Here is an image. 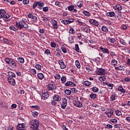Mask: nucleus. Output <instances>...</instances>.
<instances>
[{
    "label": "nucleus",
    "mask_w": 130,
    "mask_h": 130,
    "mask_svg": "<svg viewBox=\"0 0 130 130\" xmlns=\"http://www.w3.org/2000/svg\"><path fill=\"white\" fill-rule=\"evenodd\" d=\"M118 91H119V92L122 93L123 94H124V93H125V89H123L122 86H119L118 87Z\"/></svg>",
    "instance_id": "obj_18"
},
{
    "label": "nucleus",
    "mask_w": 130,
    "mask_h": 130,
    "mask_svg": "<svg viewBox=\"0 0 130 130\" xmlns=\"http://www.w3.org/2000/svg\"><path fill=\"white\" fill-rule=\"evenodd\" d=\"M31 107V108H34V109H37V110H40V107L37 105L32 106Z\"/></svg>",
    "instance_id": "obj_49"
},
{
    "label": "nucleus",
    "mask_w": 130,
    "mask_h": 130,
    "mask_svg": "<svg viewBox=\"0 0 130 130\" xmlns=\"http://www.w3.org/2000/svg\"><path fill=\"white\" fill-rule=\"evenodd\" d=\"M11 17V15L7 14V13H5L3 18H5V19H9Z\"/></svg>",
    "instance_id": "obj_50"
},
{
    "label": "nucleus",
    "mask_w": 130,
    "mask_h": 130,
    "mask_svg": "<svg viewBox=\"0 0 130 130\" xmlns=\"http://www.w3.org/2000/svg\"><path fill=\"white\" fill-rule=\"evenodd\" d=\"M53 100H54V101H60V100H61V99H60V97H59V96L57 95H55L53 97Z\"/></svg>",
    "instance_id": "obj_21"
},
{
    "label": "nucleus",
    "mask_w": 130,
    "mask_h": 130,
    "mask_svg": "<svg viewBox=\"0 0 130 130\" xmlns=\"http://www.w3.org/2000/svg\"><path fill=\"white\" fill-rule=\"evenodd\" d=\"M106 114L108 116L109 118H110L113 115V110L109 109L108 111L106 112Z\"/></svg>",
    "instance_id": "obj_12"
},
{
    "label": "nucleus",
    "mask_w": 130,
    "mask_h": 130,
    "mask_svg": "<svg viewBox=\"0 0 130 130\" xmlns=\"http://www.w3.org/2000/svg\"><path fill=\"white\" fill-rule=\"evenodd\" d=\"M83 31L85 33H90V29L88 27H86L83 28Z\"/></svg>",
    "instance_id": "obj_39"
},
{
    "label": "nucleus",
    "mask_w": 130,
    "mask_h": 130,
    "mask_svg": "<svg viewBox=\"0 0 130 130\" xmlns=\"http://www.w3.org/2000/svg\"><path fill=\"white\" fill-rule=\"evenodd\" d=\"M37 22H38V19L37 18V17L35 16L32 19V23H34V24H36Z\"/></svg>",
    "instance_id": "obj_43"
},
{
    "label": "nucleus",
    "mask_w": 130,
    "mask_h": 130,
    "mask_svg": "<svg viewBox=\"0 0 130 130\" xmlns=\"http://www.w3.org/2000/svg\"><path fill=\"white\" fill-rule=\"evenodd\" d=\"M49 96V94H48V92H47V91L45 90L42 91V99H43V100H46Z\"/></svg>",
    "instance_id": "obj_4"
},
{
    "label": "nucleus",
    "mask_w": 130,
    "mask_h": 130,
    "mask_svg": "<svg viewBox=\"0 0 130 130\" xmlns=\"http://www.w3.org/2000/svg\"><path fill=\"white\" fill-rule=\"evenodd\" d=\"M100 49L101 50L103 53H107V54H109V53H110L109 50L106 48H103L102 46H101L100 47Z\"/></svg>",
    "instance_id": "obj_11"
},
{
    "label": "nucleus",
    "mask_w": 130,
    "mask_h": 130,
    "mask_svg": "<svg viewBox=\"0 0 130 130\" xmlns=\"http://www.w3.org/2000/svg\"><path fill=\"white\" fill-rule=\"evenodd\" d=\"M52 25L54 29H58V24H57V21L55 20H53L52 22Z\"/></svg>",
    "instance_id": "obj_15"
},
{
    "label": "nucleus",
    "mask_w": 130,
    "mask_h": 130,
    "mask_svg": "<svg viewBox=\"0 0 130 130\" xmlns=\"http://www.w3.org/2000/svg\"><path fill=\"white\" fill-rule=\"evenodd\" d=\"M83 84L86 86H91L92 85V83L89 82V81H83Z\"/></svg>",
    "instance_id": "obj_23"
},
{
    "label": "nucleus",
    "mask_w": 130,
    "mask_h": 130,
    "mask_svg": "<svg viewBox=\"0 0 130 130\" xmlns=\"http://www.w3.org/2000/svg\"><path fill=\"white\" fill-rule=\"evenodd\" d=\"M61 82L64 83H66V81H67V77L64 76H62L61 77Z\"/></svg>",
    "instance_id": "obj_44"
},
{
    "label": "nucleus",
    "mask_w": 130,
    "mask_h": 130,
    "mask_svg": "<svg viewBox=\"0 0 130 130\" xmlns=\"http://www.w3.org/2000/svg\"><path fill=\"white\" fill-rule=\"evenodd\" d=\"M109 41H110V42H111V43H114V42L115 41V39L113 38H109Z\"/></svg>",
    "instance_id": "obj_54"
},
{
    "label": "nucleus",
    "mask_w": 130,
    "mask_h": 130,
    "mask_svg": "<svg viewBox=\"0 0 130 130\" xmlns=\"http://www.w3.org/2000/svg\"><path fill=\"white\" fill-rule=\"evenodd\" d=\"M8 81L9 82V84L12 86H15V85H16V81H15V79L12 77H8Z\"/></svg>",
    "instance_id": "obj_8"
},
{
    "label": "nucleus",
    "mask_w": 130,
    "mask_h": 130,
    "mask_svg": "<svg viewBox=\"0 0 130 130\" xmlns=\"http://www.w3.org/2000/svg\"><path fill=\"white\" fill-rule=\"evenodd\" d=\"M15 24L19 30H22L23 28L25 29H28V28H29V25L27 24V19L25 18H22L20 21H16Z\"/></svg>",
    "instance_id": "obj_1"
},
{
    "label": "nucleus",
    "mask_w": 130,
    "mask_h": 130,
    "mask_svg": "<svg viewBox=\"0 0 130 130\" xmlns=\"http://www.w3.org/2000/svg\"><path fill=\"white\" fill-rule=\"evenodd\" d=\"M112 64L113 66H116V64H117V60H115V59H113L112 60Z\"/></svg>",
    "instance_id": "obj_52"
},
{
    "label": "nucleus",
    "mask_w": 130,
    "mask_h": 130,
    "mask_svg": "<svg viewBox=\"0 0 130 130\" xmlns=\"http://www.w3.org/2000/svg\"><path fill=\"white\" fill-rule=\"evenodd\" d=\"M28 72H29V73H30L32 75H36V73H37L36 70L34 69L30 68L29 69H28Z\"/></svg>",
    "instance_id": "obj_29"
},
{
    "label": "nucleus",
    "mask_w": 130,
    "mask_h": 130,
    "mask_svg": "<svg viewBox=\"0 0 130 130\" xmlns=\"http://www.w3.org/2000/svg\"><path fill=\"white\" fill-rule=\"evenodd\" d=\"M29 0H23V5H29Z\"/></svg>",
    "instance_id": "obj_59"
},
{
    "label": "nucleus",
    "mask_w": 130,
    "mask_h": 130,
    "mask_svg": "<svg viewBox=\"0 0 130 130\" xmlns=\"http://www.w3.org/2000/svg\"><path fill=\"white\" fill-rule=\"evenodd\" d=\"M31 127L32 130H39V121L37 120H31L30 122Z\"/></svg>",
    "instance_id": "obj_2"
},
{
    "label": "nucleus",
    "mask_w": 130,
    "mask_h": 130,
    "mask_svg": "<svg viewBox=\"0 0 130 130\" xmlns=\"http://www.w3.org/2000/svg\"><path fill=\"white\" fill-rule=\"evenodd\" d=\"M61 23L64 24V25H68V19L67 20H62Z\"/></svg>",
    "instance_id": "obj_57"
},
{
    "label": "nucleus",
    "mask_w": 130,
    "mask_h": 130,
    "mask_svg": "<svg viewBox=\"0 0 130 130\" xmlns=\"http://www.w3.org/2000/svg\"><path fill=\"white\" fill-rule=\"evenodd\" d=\"M76 6H77L78 8H83V7H84V4L82 2H78L77 3Z\"/></svg>",
    "instance_id": "obj_32"
},
{
    "label": "nucleus",
    "mask_w": 130,
    "mask_h": 130,
    "mask_svg": "<svg viewBox=\"0 0 130 130\" xmlns=\"http://www.w3.org/2000/svg\"><path fill=\"white\" fill-rule=\"evenodd\" d=\"M76 7V5H70L67 7L68 11L70 12H72L73 10L75 9V8Z\"/></svg>",
    "instance_id": "obj_19"
},
{
    "label": "nucleus",
    "mask_w": 130,
    "mask_h": 130,
    "mask_svg": "<svg viewBox=\"0 0 130 130\" xmlns=\"http://www.w3.org/2000/svg\"><path fill=\"white\" fill-rule=\"evenodd\" d=\"M89 97H90L91 99L94 100V99H96V97H97V95H96V94L95 93H91L89 95Z\"/></svg>",
    "instance_id": "obj_34"
},
{
    "label": "nucleus",
    "mask_w": 130,
    "mask_h": 130,
    "mask_svg": "<svg viewBox=\"0 0 130 130\" xmlns=\"http://www.w3.org/2000/svg\"><path fill=\"white\" fill-rule=\"evenodd\" d=\"M74 84L73 82L72 81H68L66 83H65V86H67V87H69V86H72Z\"/></svg>",
    "instance_id": "obj_41"
},
{
    "label": "nucleus",
    "mask_w": 130,
    "mask_h": 130,
    "mask_svg": "<svg viewBox=\"0 0 130 130\" xmlns=\"http://www.w3.org/2000/svg\"><path fill=\"white\" fill-rule=\"evenodd\" d=\"M27 17L29 18V19H32L33 20L35 16H34L32 13H28Z\"/></svg>",
    "instance_id": "obj_40"
},
{
    "label": "nucleus",
    "mask_w": 130,
    "mask_h": 130,
    "mask_svg": "<svg viewBox=\"0 0 130 130\" xmlns=\"http://www.w3.org/2000/svg\"><path fill=\"white\" fill-rule=\"evenodd\" d=\"M17 60L20 63H24V62H25V59H24L22 57L18 58Z\"/></svg>",
    "instance_id": "obj_33"
},
{
    "label": "nucleus",
    "mask_w": 130,
    "mask_h": 130,
    "mask_svg": "<svg viewBox=\"0 0 130 130\" xmlns=\"http://www.w3.org/2000/svg\"><path fill=\"white\" fill-rule=\"evenodd\" d=\"M89 23L92 25H94V26H99V22L97 21L96 20L94 19H90Z\"/></svg>",
    "instance_id": "obj_13"
},
{
    "label": "nucleus",
    "mask_w": 130,
    "mask_h": 130,
    "mask_svg": "<svg viewBox=\"0 0 130 130\" xmlns=\"http://www.w3.org/2000/svg\"><path fill=\"white\" fill-rule=\"evenodd\" d=\"M74 22H75V20L74 19H71V20L67 19V24H68V25H69V24H71L72 23H74Z\"/></svg>",
    "instance_id": "obj_56"
},
{
    "label": "nucleus",
    "mask_w": 130,
    "mask_h": 130,
    "mask_svg": "<svg viewBox=\"0 0 130 130\" xmlns=\"http://www.w3.org/2000/svg\"><path fill=\"white\" fill-rule=\"evenodd\" d=\"M58 63L60 66H64V63L62 60H59L58 61Z\"/></svg>",
    "instance_id": "obj_60"
},
{
    "label": "nucleus",
    "mask_w": 130,
    "mask_h": 130,
    "mask_svg": "<svg viewBox=\"0 0 130 130\" xmlns=\"http://www.w3.org/2000/svg\"><path fill=\"white\" fill-rule=\"evenodd\" d=\"M6 13V11L4 10H0V19L2 18H4V16L5 15V13Z\"/></svg>",
    "instance_id": "obj_27"
},
{
    "label": "nucleus",
    "mask_w": 130,
    "mask_h": 130,
    "mask_svg": "<svg viewBox=\"0 0 130 130\" xmlns=\"http://www.w3.org/2000/svg\"><path fill=\"white\" fill-rule=\"evenodd\" d=\"M54 78H55V80H59V79H60V75L56 74L54 76Z\"/></svg>",
    "instance_id": "obj_55"
},
{
    "label": "nucleus",
    "mask_w": 130,
    "mask_h": 130,
    "mask_svg": "<svg viewBox=\"0 0 130 130\" xmlns=\"http://www.w3.org/2000/svg\"><path fill=\"white\" fill-rule=\"evenodd\" d=\"M99 80L100 81V82H104V81L106 80V77H105V76L100 77L99 78Z\"/></svg>",
    "instance_id": "obj_38"
},
{
    "label": "nucleus",
    "mask_w": 130,
    "mask_h": 130,
    "mask_svg": "<svg viewBox=\"0 0 130 130\" xmlns=\"http://www.w3.org/2000/svg\"><path fill=\"white\" fill-rule=\"evenodd\" d=\"M60 48L63 53H67V49L66 48L61 47Z\"/></svg>",
    "instance_id": "obj_61"
},
{
    "label": "nucleus",
    "mask_w": 130,
    "mask_h": 130,
    "mask_svg": "<svg viewBox=\"0 0 130 130\" xmlns=\"http://www.w3.org/2000/svg\"><path fill=\"white\" fill-rule=\"evenodd\" d=\"M64 93H66L67 95H71V94H72V91L69 89H66Z\"/></svg>",
    "instance_id": "obj_47"
},
{
    "label": "nucleus",
    "mask_w": 130,
    "mask_h": 130,
    "mask_svg": "<svg viewBox=\"0 0 130 130\" xmlns=\"http://www.w3.org/2000/svg\"><path fill=\"white\" fill-rule=\"evenodd\" d=\"M106 16L110 17V18H114L115 17V13L114 12H109L106 13Z\"/></svg>",
    "instance_id": "obj_14"
},
{
    "label": "nucleus",
    "mask_w": 130,
    "mask_h": 130,
    "mask_svg": "<svg viewBox=\"0 0 130 130\" xmlns=\"http://www.w3.org/2000/svg\"><path fill=\"white\" fill-rule=\"evenodd\" d=\"M3 41L8 45H11V44H12V41L8 39H4Z\"/></svg>",
    "instance_id": "obj_20"
},
{
    "label": "nucleus",
    "mask_w": 130,
    "mask_h": 130,
    "mask_svg": "<svg viewBox=\"0 0 130 130\" xmlns=\"http://www.w3.org/2000/svg\"><path fill=\"white\" fill-rule=\"evenodd\" d=\"M110 121L113 123H116L117 122V119H112L110 120Z\"/></svg>",
    "instance_id": "obj_62"
},
{
    "label": "nucleus",
    "mask_w": 130,
    "mask_h": 130,
    "mask_svg": "<svg viewBox=\"0 0 130 130\" xmlns=\"http://www.w3.org/2000/svg\"><path fill=\"white\" fill-rule=\"evenodd\" d=\"M126 63L128 66H130V59L128 58L126 59Z\"/></svg>",
    "instance_id": "obj_64"
},
{
    "label": "nucleus",
    "mask_w": 130,
    "mask_h": 130,
    "mask_svg": "<svg viewBox=\"0 0 130 130\" xmlns=\"http://www.w3.org/2000/svg\"><path fill=\"white\" fill-rule=\"evenodd\" d=\"M73 104L75 106H76V107H78V108H82V107H83V104L78 101H74Z\"/></svg>",
    "instance_id": "obj_9"
},
{
    "label": "nucleus",
    "mask_w": 130,
    "mask_h": 130,
    "mask_svg": "<svg viewBox=\"0 0 130 130\" xmlns=\"http://www.w3.org/2000/svg\"><path fill=\"white\" fill-rule=\"evenodd\" d=\"M47 89L48 91H53L56 89V85L54 83H51L48 85Z\"/></svg>",
    "instance_id": "obj_6"
},
{
    "label": "nucleus",
    "mask_w": 130,
    "mask_h": 130,
    "mask_svg": "<svg viewBox=\"0 0 130 130\" xmlns=\"http://www.w3.org/2000/svg\"><path fill=\"white\" fill-rule=\"evenodd\" d=\"M105 128L110 129L112 128V127H113V126H112V125L108 124L105 126Z\"/></svg>",
    "instance_id": "obj_46"
},
{
    "label": "nucleus",
    "mask_w": 130,
    "mask_h": 130,
    "mask_svg": "<svg viewBox=\"0 0 130 130\" xmlns=\"http://www.w3.org/2000/svg\"><path fill=\"white\" fill-rule=\"evenodd\" d=\"M8 75L9 76V77H11V78H15V77H16L15 73L12 72H9L8 73Z\"/></svg>",
    "instance_id": "obj_37"
},
{
    "label": "nucleus",
    "mask_w": 130,
    "mask_h": 130,
    "mask_svg": "<svg viewBox=\"0 0 130 130\" xmlns=\"http://www.w3.org/2000/svg\"><path fill=\"white\" fill-rule=\"evenodd\" d=\"M69 43L72 44L74 43V38L73 37H69L68 38Z\"/></svg>",
    "instance_id": "obj_36"
},
{
    "label": "nucleus",
    "mask_w": 130,
    "mask_h": 130,
    "mask_svg": "<svg viewBox=\"0 0 130 130\" xmlns=\"http://www.w3.org/2000/svg\"><path fill=\"white\" fill-rule=\"evenodd\" d=\"M83 15H84V16H86V17H90V16H91V13H90V12L87 11H83Z\"/></svg>",
    "instance_id": "obj_30"
},
{
    "label": "nucleus",
    "mask_w": 130,
    "mask_h": 130,
    "mask_svg": "<svg viewBox=\"0 0 130 130\" xmlns=\"http://www.w3.org/2000/svg\"><path fill=\"white\" fill-rule=\"evenodd\" d=\"M69 33L70 34H75V29H74V28L73 27H71L70 30H69Z\"/></svg>",
    "instance_id": "obj_42"
},
{
    "label": "nucleus",
    "mask_w": 130,
    "mask_h": 130,
    "mask_svg": "<svg viewBox=\"0 0 130 130\" xmlns=\"http://www.w3.org/2000/svg\"><path fill=\"white\" fill-rule=\"evenodd\" d=\"M103 32H106V33H107L108 32V27H107L105 25H103L101 28Z\"/></svg>",
    "instance_id": "obj_22"
},
{
    "label": "nucleus",
    "mask_w": 130,
    "mask_h": 130,
    "mask_svg": "<svg viewBox=\"0 0 130 130\" xmlns=\"http://www.w3.org/2000/svg\"><path fill=\"white\" fill-rule=\"evenodd\" d=\"M25 128H26V123H19L17 126L18 130H24Z\"/></svg>",
    "instance_id": "obj_7"
},
{
    "label": "nucleus",
    "mask_w": 130,
    "mask_h": 130,
    "mask_svg": "<svg viewBox=\"0 0 130 130\" xmlns=\"http://www.w3.org/2000/svg\"><path fill=\"white\" fill-rule=\"evenodd\" d=\"M38 78L39 80H43L44 79V75L42 73L38 74Z\"/></svg>",
    "instance_id": "obj_31"
},
{
    "label": "nucleus",
    "mask_w": 130,
    "mask_h": 130,
    "mask_svg": "<svg viewBox=\"0 0 130 130\" xmlns=\"http://www.w3.org/2000/svg\"><path fill=\"white\" fill-rule=\"evenodd\" d=\"M32 115L34 116V117H36L37 115H38V112L35 111V112H32Z\"/></svg>",
    "instance_id": "obj_58"
},
{
    "label": "nucleus",
    "mask_w": 130,
    "mask_h": 130,
    "mask_svg": "<svg viewBox=\"0 0 130 130\" xmlns=\"http://www.w3.org/2000/svg\"><path fill=\"white\" fill-rule=\"evenodd\" d=\"M68 104V101L67 99L63 98L62 99V104H61V107L62 109H66V107H67V105Z\"/></svg>",
    "instance_id": "obj_10"
},
{
    "label": "nucleus",
    "mask_w": 130,
    "mask_h": 130,
    "mask_svg": "<svg viewBox=\"0 0 130 130\" xmlns=\"http://www.w3.org/2000/svg\"><path fill=\"white\" fill-rule=\"evenodd\" d=\"M119 42L122 45H126V42H125V41L122 38L119 39Z\"/></svg>",
    "instance_id": "obj_26"
},
{
    "label": "nucleus",
    "mask_w": 130,
    "mask_h": 130,
    "mask_svg": "<svg viewBox=\"0 0 130 130\" xmlns=\"http://www.w3.org/2000/svg\"><path fill=\"white\" fill-rule=\"evenodd\" d=\"M105 84L106 86H108L109 89H110V90H112V89H113V84L109 83L108 82H106Z\"/></svg>",
    "instance_id": "obj_25"
},
{
    "label": "nucleus",
    "mask_w": 130,
    "mask_h": 130,
    "mask_svg": "<svg viewBox=\"0 0 130 130\" xmlns=\"http://www.w3.org/2000/svg\"><path fill=\"white\" fill-rule=\"evenodd\" d=\"M115 113L118 116H120V115H121V112L119 110H116L115 111Z\"/></svg>",
    "instance_id": "obj_53"
},
{
    "label": "nucleus",
    "mask_w": 130,
    "mask_h": 130,
    "mask_svg": "<svg viewBox=\"0 0 130 130\" xmlns=\"http://www.w3.org/2000/svg\"><path fill=\"white\" fill-rule=\"evenodd\" d=\"M91 91L93 92V93H98L99 91V88L96 86H94L92 88H91Z\"/></svg>",
    "instance_id": "obj_24"
},
{
    "label": "nucleus",
    "mask_w": 130,
    "mask_h": 130,
    "mask_svg": "<svg viewBox=\"0 0 130 130\" xmlns=\"http://www.w3.org/2000/svg\"><path fill=\"white\" fill-rule=\"evenodd\" d=\"M10 30H11V31H18V30L20 29L19 27H15V26H10L9 27Z\"/></svg>",
    "instance_id": "obj_28"
},
{
    "label": "nucleus",
    "mask_w": 130,
    "mask_h": 130,
    "mask_svg": "<svg viewBox=\"0 0 130 130\" xmlns=\"http://www.w3.org/2000/svg\"><path fill=\"white\" fill-rule=\"evenodd\" d=\"M113 9L114 10H115V11H121L122 10V8L120 5L119 4H117L116 5H115L113 6Z\"/></svg>",
    "instance_id": "obj_16"
},
{
    "label": "nucleus",
    "mask_w": 130,
    "mask_h": 130,
    "mask_svg": "<svg viewBox=\"0 0 130 130\" xmlns=\"http://www.w3.org/2000/svg\"><path fill=\"white\" fill-rule=\"evenodd\" d=\"M96 74L98 76H103V75H105V69L100 68L98 69V70L96 71Z\"/></svg>",
    "instance_id": "obj_5"
},
{
    "label": "nucleus",
    "mask_w": 130,
    "mask_h": 130,
    "mask_svg": "<svg viewBox=\"0 0 130 130\" xmlns=\"http://www.w3.org/2000/svg\"><path fill=\"white\" fill-rule=\"evenodd\" d=\"M55 46H56V44H55V43H54V42L51 43V47H53V48H54V47H55Z\"/></svg>",
    "instance_id": "obj_63"
},
{
    "label": "nucleus",
    "mask_w": 130,
    "mask_h": 130,
    "mask_svg": "<svg viewBox=\"0 0 130 130\" xmlns=\"http://www.w3.org/2000/svg\"><path fill=\"white\" fill-rule=\"evenodd\" d=\"M45 54H47V55H50L51 54V53L50 52V50H49V49H47L45 51Z\"/></svg>",
    "instance_id": "obj_48"
},
{
    "label": "nucleus",
    "mask_w": 130,
    "mask_h": 130,
    "mask_svg": "<svg viewBox=\"0 0 130 130\" xmlns=\"http://www.w3.org/2000/svg\"><path fill=\"white\" fill-rule=\"evenodd\" d=\"M37 3L38 5V8H39V9H40V10H41L42 8H43V6H44V3L42 2H37Z\"/></svg>",
    "instance_id": "obj_17"
},
{
    "label": "nucleus",
    "mask_w": 130,
    "mask_h": 130,
    "mask_svg": "<svg viewBox=\"0 0 130 130\" xmlns=\"http://www.w3.org/2000/svg\"><path fill=\"white\" fill-rule=\"evenodd\" d=\"M5 61L9 66H17V64H16V62H15V60L13 58L9 57L6 58Z\"/></svg>",
    "instance_id": "obj_3"
},
{
    "label": "nucleus",
    "mask_w": 130,
    "mask_h": 130,
    "mask_svg": "<svg viewBox=\"0 0 130 130\" xmlns=\"http://www.w3.org/2000/svg\"><path fill=\"white\" fill-rule=\"evenodd\" d=\"M116 97V94L113 93L110 98L111 101H114L115 100V98Z\"/></svg>",
    "instance_id": "obj_35"
},
{
    "label": "nucleus",
    "mask_w": 130,
    "mask_h": 130,
    "mask_svg": "<svg viewBox=\"0 0 130 130\" xmlns=\"http://www.w3.org/2000/svg\"><path fill=\"white\" fill-rule=\"evenodd\" d=\"M43 12L46 13L47 12H48V11H49V8H48V7H45L43 8Z\"/></svg>",
    "instance_id": "obj_51"
},
{
    "label": "nucleus",
    "mask_w": 130,
    "mask_h": 130,
    "mask_svg": "<svg viewBox=\"0 0 130 130\" xmlns=\"http://www.w3.org/2000/svg\"><path fill=\"white\" fill-rule=\"evenodd\" d=\"M75 50L77 52H80V48H79V45L78 44H75Z\"/></svg>",
    "instance_id": "obj_45"
}]
</instances>
